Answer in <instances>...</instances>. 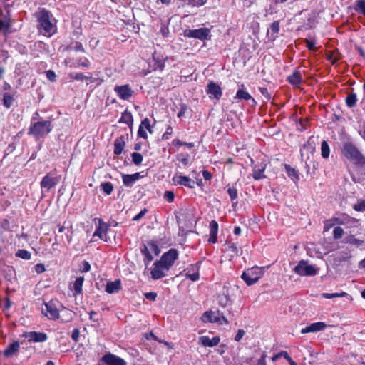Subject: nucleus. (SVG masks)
Masks as SVG:
<instances>
[{
	"label": "nucleus",
	"mask_w": 365,
	"mask_h": 365,
	"mask_svg": "<svg viewBox=\"0 0 365 365\" xmlns=\"http://www.w3.org/2000/svg\"><path fill=\"white\" fill-rule=\"evenodd\" d=\"M140 174L138 173L133 175H123V184L128 187H131L134 182L139 179Z\"/></svg>",
	"instance_id": "obj_30"
},
{
	"label": "nucleus",
	"mask_w": 365,
	"mask_h": 365,
	"mask_svg": "<svg viewBox=\"0 0 365 365\" xmlns=\"http://www.w3.org/2000/svg\"><path fill=\"white\" fill-rule=\"evenodd\" d=\"M90 65L89 61L86 58H81L78 60V61L76 63V65H75V67L77 66H83V67H88Z\"/></svg>",
	"instance_id": "obj_49"
},
{
	"label": "nucleus",
	"mask_w": 365,
	"mask_h": 365,
	"mask_svg": "<svg viewBox=\"0 0 365 365\" xmlns=\"http://www.w3.org/2000/svg\"><path fill=\"white\" fill-rule=\"evenodd\" d=\"M346 242L351 244V245H356V246H360V245H361L363 244V241L362 240H358V239L355 238L352 235L349 236V237H347L346 238Z\"/></svg>",
	"instance_id": "obj_41"
},
{
	"label": "nucleus",
	"mask_w": 365,
	"mask_h": 365,
	"mask_svg": "<svg viewBox=\"0 0 365 365\" xmlns=\"http://www.w3.org/2000/svg\"><path fill=\"white\" fill-rule=\"evenodd\" d=\"M84 282L83 277H78L76 278L73 283V289L75 291V294H80L82 293V287Z\"/></svg>",
	"instance_id": "obj_32"
},
{
	"label": "nucleus",
	"mask_w": 365,
	"mask_h": 365,
	"mask_svg": "<svg viewBox=\"0 0 365 365\" xmlns=\"http://www.w3.org/2000/svg\"><path fill=\"white\" fill-rule=\"evenodd\" d=\"M330 153V148L328 143L323 140L321 145V155L324 158H328Z\"/></svg>",
	"instance_id": "obj_35"
},
{
	"label": "nucleus",
	"mask_w": 365,
	"mask_h": 365,
	"mask_svg": "<svg viewBox=\"0 0 365 365\" xmlns=\"http://www.w3.org/2000/svg\"><path fill=\"white\" fill-rule=\"evenodd\" d=\"M120 121L130 124L133 122V117L130 113H125L123 114Z\"/></svg>",
	"instance_id": "obj_45"
},
{
	"label": "nucleus",
	"mask_w": 365,
	"mask_h": 365,
	"mask_svg": "<svg viewBox=\"0 0 365 365\" xmlns=\"http://www.w3.org/2000/svg\"><path fill=\"white\" fill-rule=\"evenodd\" d=\"M244 335H245V331L242 330V329H239L237 331V334L235 336V340L236 341H240L242 339V338L243 337Z\"/></svg>",
	"instance_id": "obj_56"
},
{
	"label": "nucleus",
	"mask_w": 365,
	"mask_h": 365,
	"mask_svg": "<svg viewBox=\"0 0 365 365\" xmlns=\"http://www.w3.org/2000/svg\"><path fill=\"white\" fill-rule=\"evenodd\" d=\"M202 176H203L204 179L206 180H211V178L212 177V174L207 170L202 171Z\"/></svg>",
	"instance_id": "obj_63"
},
{
	"label": "nucleus",
	"mask_w": 365,
	"mask_h": 365,
	"mask_svg": "<svg viewBox=\"0 0 365 365\" xmlns=\"http://www.w3.org/2000/svg\"><path fill=\"white\" fill-rule=\"evenodd\" d=\"M53 128L51 120H38L35 121L33 118L29 129V134L33 135L36 139L44 138Z\"/></svg>",
	"instance_id": "obj_3"
},
{
	"label": "nucleus",
	"mask_w": 365,
	"mask_h": 365,
	"mask_svg": "<svg viewBox=\"0 0 365 365\" xmlns=\"http://www.w3.org/2000/svg\"><path fill=\"white\" fill-rule=\"evenodd\" d=\"M73 49L76 51H80V52H84L85 51L84 48H83L82 43H80V42H75L74 43Z\"/></svg>",
	"instance_id": "obj_55"
},
{
	"label": "nucleus",
	"mask_w": 365,
	"mask_h": 365,
	"mask_svg": "<svg viewBox=\"0 0 365 365\" xmlns=\"http://www.w3.org/2000/svg\"><path fill=\"white\" fill-rule=\"evenodd\" d=\"M101 361L106 365H126L124 359L110 352L103 355Z\"/></svg>",
	"instance_id": "obj_15"
},
{
	"label": "nucleus",
	"mask_w": 365,
	"mask_h": 365,
	"mask_svg": "<svg viewBox=\"0 0 365 365\" xmlns=\"http://www.w3.org/2000/svg\"><path fill=\"white\" fill-rule=\"evenodd\" d=\"M91 269V265L88 262H84L83 264V272H87Z\"/></svg>",
	"instance_id": "obj_64"
},
{
	"label": "nucleus",
	"mask_w": 365,
	"mask_h": 365,
	"mask_svg": "<svg viewBox=\"0 0 365 365\" xmlns=\"http://www.w3.org/2000/svg\"><path fill=\"white\" fill-rule=\"evenodd\" d=\"M200 262H197L196 264H191L187 269L185 274L187 278L190 279L192 282H195L199 279V269H200Z\"/></svg>",
	"instance_id": "obj_18"
},
{
	"label": "nucleus",
	"mask_w": 365,
	"mask_h": 365,
	"mask_svg": "<svg viewBox=\"0 0 365 365\" xmlns=\"http://www.w3.org/2000/svg\"><path fill=\"white\" fill-rule=\"evenodd\" d=\"M11 26V20L9 18L4 17L0 19V33L7 34L10 33V28Z\"/></svg>",
	"instance_id": "obj_31"
},
{
	"label": "nucleus",
	"mask_w": 365,
	"mask_h": 365,
	"mask_svg": "<svg viewBox=\"0 0 365 365\" xmlns=\"http://www.w3.org/2000/svg\"><path fill=\"white\" fill-rule=\"evenodd\" d=\"M279 32V21H274L269 26L267 30V36L272 39L274 40Z\"/></svg>",
	"instance_id": "obj_26"
},
{
	"label": "nucleus",
	"mask_w": 365,
	"mask_h": 365,
	"mask_svg": "<svg viewBox=\"0 0 365 365\" xmlns=\"http://www.w3.org/2000/svg\"><path fill=\"white\" fill-rule=\"evenodd\" d=\"M266 164L262 163L260 166L258 168L257 165H255L253 168V178L256 180H261L263 178H265V175L264 174V172L266 169Z\"/></svg>",
	"instance_id": "obj_29"
},
{
	"label": "nucleus",
	"mask_w": 365,
	"mask_h": 365,
	"mask_svg": "<svg viewBox=\"0 0 365 365\" xmlns=\"http://www.w3.org/2000/svg\"><path fill=\"white\" fill-rule=\"evenodd\" d=\"M210 29L206 27L197 29H186L184 31V36L188 38H194L204 41L210 36Z\"/></svg>",
	"instance_id": "obj_8"
},
{
	"label": "nucleus",
	"mask_w": 365,
	"mask_h": 365,
	"mask_svg": "<svg viewBox=\"0 0 365 365\" xmlns=\"http://www.w3.org/2000/svg\"><path fill=\"white\" fill-rule=\"evenodd\" d=\"M29 342H43L47 339V335L43 332L30 331L24 334Z\"/></svg>",
	"instance_id": "obj_17"
},
{
	"label": "nucleus",
	"mask_w": 365,
	"mask_h": 365,
	"mask_svg": "<svg viewBox=\"0 0 365 365\" xmlns=\"http://www.w3.org/2000/svg\"><path fill=\"white\" fill-rule=\"evenodd\" d=\"M173 133V128L171 126H168L167 128H166V130L165 132L164 133L163 135V139H168L170 138V136L172 135Z\"/></svg>",
	"instance_id": "obj_54"
},
{
	"label": "nucleus",
	"mask_w": 365,
	"mask_h": 365,
	"mask_svg": "<svg viewBox=\"0 0 365 365\" xmlns=\"http://www.w3.org/2000/svg\"><path fill=\"white\" fill-rule=\"evenodd\" d=\"M178 160L180 161L185 166L187 165L189 163L188 155H180L178 157Z\"/></svg>",
	"instance_id": "obj_53"
},
{
	"label": "nucleus",
	"mask_w": 365,
	"mask_h": 365,
	"mask_svg": "<svg viewBox=\"0 0 365 365\" xmlns=\"http://www.w3.org/2000/svg\"><path fill=\"white\" fill-rule=\"evenodd\" d=\"M357 102L356 94L354 93H350L346 98V104L348 107L352 108L356 106Z\"/></svg>",
	"instance_id": "obj_34"
},
{
	"label": "nucleus",
	"mask_w": 365,
	"mask_h": 365,
	"mask_svg": "<svg viewBox=\"0 0 365 365\" xmlns=\"http://www.w3.org/2000/svg\"><path fill=\"white\" fill-rule=\"evenodd\" d=\"M2 101L4 106H6L7 108H9L13 104L14 98L10 93H5L4 94Z\"/></svg>",
	"instance_id": "obj_36"
},
{
	"label": "nucleus",
	"mask_w": 365,
	"mask_h": 365,
	"mask_svg": "<svg viewBox=\"0 0 365 365\" xmlns=\"http://www.w3.org/2000/svg\"><path fill=\"white\" fill-rule=\"evenodd\" d=\"M334 220H327L324 225V230H329L332 226L334 225Z\"/></svg>",
	"instance_id": "obj_60"
},
{
	"label": "nucleus",
	"mask_w": 365,
	"mask_h": 365,
	"mask_svg": "<svg viewBox=\"0 0 365 365\" xmlns=\"http://www.w3.org/2000/svg\"><path fill=\"white\" fill-rule=\"evenodd\" d=\"M39 23L38 29L46 36H51L56 31V26L51 21L52 14L44 8H40L36 13Z\"/></svg>",
	"instance_id": "obj_2"
},
{
	"label": "nucleus",
	"mask_w": 365,
	"mask_h": 365,
	"mask_svg": "<svg viewBox=\"0 0 365 365\" xmlns=\"http://www.w3.org/2000/svg\"><path fill=\"white\" fill-rule=\"evenodd\" d=\"M306 46L309 50L315 51L316 50V42L312 39H306L305 40Z\"/></svg>",
	"instance_id": "obj_50"
},
{
	"label": "nucleus",
	"mask_w": 365,
	"mask_h": 365,
	"mask_svg": "<svg viewBox=\"0 0 365 365\" xmlns=\"http://www.w3.org/2000/svg\"><path fill=\"white\" fill-rule=\"evenodd\" d=\"M121 289V282L120 279L113 282H108L106 287V291L108 294L117 293Z\"/></svg>",
	"instance_id": "obj_25"
},
{
	"label": "nucleus",
	"mask_w": 365,
	"mask_h": 365,
	"mask_svg": "<svg viewBox=\"0 0 365 365\" xmlns=\"http://www.w3.org/2000/svg\"><path fill=\"white\" fill-rule=\"evenodd\" d=\"M354 209L356 211L364 212L365 211V201L364 200H359L354 205Z\"/></svg>",
	"instance_id": "obj_42"
},
{
	"label": "nucleus",
	"mask_w": 365,
	"mask_h": 365,
	"mask_svg": "<svg viewBox=\"0 0 365 365\" xmlns=\"http://www.w3.org/2000/svg\"><path fill=\"white\" fill-rule=\"evenodd\" d=\"M159 251L160 250L157 245L153 242H148L147 245H144L141 249V252L145 257V261L147 260L148 262H151L153 259L152 253L158 255Z\"/></svg>",
	"instance_id": "obj_13"
},
{
	"label": "nucleus",
	"mask_w": 365,
	"mask_h": 365,
	"mask_svg": "<svg viewBox=\"0 0 365 365\" xmlns=\"http://www.w3.org/2000/svg\"><path fill=\"white\" fill-rule=\"evenodd\" d=\"M355 10L365 16V0H358L356 4Z\"/></svg>",
	"instance_id": "obj_38"
},
{
	"label": "nucleus",
	"mask_w": 365,
	"mask_h": 365,
	"mask_svg": "<svg viewBox=\"0 0 365 365\" xmlns=\"http://www.w3.org/2000/svg\"><path fill=\"white\" fill-rule=\"evenodd\" d=\"M342 154L354 164L359 166L365 165V156L353 144H344Z\"/></svg>",
	"instance_id": "obj_4"
},
{
	"label": "nucleus",
	"mask_w": 365,
	"mask_h": 365,
	"mask_svg": "<svg viewBox=\"0 0 365 365\" xmlns=\"http://www.w3.org/2000/svg\"><path fill=\"white\" fill-rule=\"evenodd\" d=\"M144 296L147 299H149L150 301H155L157 297V293L154 292H146L144 294Z\"/></svg>",
	"instance_id": "obj_52"
},
{
	"label": "nucleus",
	"mask_w": 365,
	"mask_h": 365,
	"mask_svg": "<svg viewBox=\"0 0 365 365\" xmlns=\"http://www.w3.org/2000/svg\"><path fill=\"white\" fill-rule=\"evenodd\" d=\"M264 274V267H253L245 270L241 278L245 281L247 286H251L258 282Z\"/></svg>",
	"instance_id": "obj_5"
},
{
	"label": "nucleus",
	"mask_w": 365,
	"mask_h": 365,
	"mask_svg": "<svg viewBox=\"0 0 365 365\" xmlns=\"http://www.w3.org/2000/svg\"><path fill=\"white\" fill-rule=\"evenodd\" d=\"M333 234H334V237L335 239H339L342 237V235H344V230L341 227H336L334 229V232H333Z\"/></svg>",
	"instance_id": "obj_46"
},
{
	"label": "nucleus",
	"mask_w": 365,
	"mask_h": 365,
	"mask_svg": "<svg viewBox=\"0 0 365 365\" xmlns=\"http://www.w3.org/2000/svg\"><path fill=\"white\" fill-rule=\"evenodd\" d=\"M173 145H185L189 148H192L194 146L193 143H183L178 139H175L173 140Z\"/></svg>",
	"instance_id": "obj_48"
},
{
	"label": "nucleus",
	"mask_w": 365,
	"mask_h": 365,
	"mask_svg": "<svg viewBox=\"0 0 365 365\" xmlns=\"http://www.w3.org/2000/svg\"><path fill=\"white\" fill-rule=\"evenodd\" d=\"M147 212V210L146 209H144L143 210H141L138 215H136L133 218V220L134 221H138L140 219H141L144 215Z\"/></svg>",
	"instance_id": "obj_58"
},
{
	"label": "nucleus",
	"mask_w": 365,
	"mask_h": 365,
	"mask_svg": "<svg viewBox=\"0 0 365 365\" xmlns=\"http://www.w3.org/2000/svg\"><path fill=\"white\" fill-rule=\"evenodd\" d=\"M235 98L241 100L250 101L251 106H255L257 104L256 101L251 96V95L243 89H239L237 91Z\"/></svg>",
	"instance_id": "obj_28"
},
{
	"label": "nucleus",
	"mask_w": 365,
	"mask_h": 365,
	"mask_svg": "<svg viewBox=\"0 0 365 365\" xmlns=\"http://www.w3.org/2000/svg\"><path fill=\"white\" fill-rule=\"evenodd\" d=\"M294 272L300 276H314L318 273L317 269L308 264L305 260H301L294 267Z\"/></svg>",
	"instance_id": "obj_7"
},
{
	"label": "nucleus",
	"mask_w": 365,
	"mask_h": 365,
	"mask_svg": "<svg viewBox=\"0 0 365 365\" xmlns=\"http://www.w3.org/2000/svg\"><path fill=\"white\" fill-rule=\"evenodd\" d=\"M20 345L18 341H14L4 351V356L10 358L17 355L19 351Z\"/></svg>",
	"instance_id": "obj_23"
},
{
	"label": "nucleus",
	"mask_w": 365,
	"mask_h": 365,
	"mask_svg": "<svg viewBox=\"0 0 365 365\" xmlns=\"http://www.w3.org/2000/svg\"><path fill=\"white\" fill-rule=\"evenodd\" d=\"M178 258V251L175 248H171L163 253L160 259L155 262L150 268L151 278L157 280L167 276Z\"/></svg>",
	"instance_id": "obj_1"
},
{
	"label": "nucleus",
	"mask_w": 365,
	"mask_h": 365,
	"mask_svg": "<svg viewBox=\"0 0 365 365\" xmlns=\"http://www.w3.org/2000/svg\"><path fill=\"white\" fill-rule=\"evenodd\" d=\"M220 339L219 336H215L210 339L207 336H203L199 338V343L203 346L213 347L220 343Z\"/></svg>",
	"instance_id": "obj_22"
},
{
	"label": "nucleus",
	"mask_w": 365,
	"mask_h": 365,
	"mask_svg": "<svg viewBox=\"0 0 365 365\" xmlns=\"http://www.w3.org/2000/svg\"><path fill=\"white\" fill-rule=\"evenodd\" d=\"M16 256L26 260L30 259L31 257V253L26 250H19L16 253Z\"/></svg>",
	"instance_id": "obj_37"
},
{
	"label": "nucleus",
	"mask_w": 365,
	"mask_h": 365,
	"mask_svg": "<svg viewBox=\"0 0 365 365\" xmlns=\"http://www.w3.org/2000/svg\"><path fill=\"white\" fill-rule=\"evenodd\" d=\"M172 182L174 185H183L189 188L195 187V181L187 176L182 175L181 173H176L172 178Z\"/></svg>",
	"instance_id": "obj_11"
},
{
	"label": "nucleus",
	"mask_w": 365,
	"mask_h": 365,
	"mask_svg": "<svg viewBox=\"0 0 365 365\" xmlns=\"http://www.w3.org/2000/svg\"><path fill=\"white\" fill-rule=\"evenodd\" d=\"M69 76L71 78L77 81H84L89 78L81 73H72L69 75Z\"/></svg>",
	"instance_id": "obj_43"
},
{
	"label": "nucleus",
	"mask_w": 365,
	"mask_h": 365,
	"mask_svg": "<svg viewBox=\"0 0 365 365\" xmlns=\"http://www.w3.org/2000/svg\"><path fill=\"white\" fill-rule=\"evenodd\" d=\"M326 327H327V324L324 322H314V323H312V324H309V326L303 328L301 330V333L303 334H307V333H311V332L314 333V332H317L319 331H322Z\"/></svg>",
	"instance_id": "obj_19"
},
{
	"label": "nucleus",
	"mask_w": 365,
	"mask_h": 365,
	"mask_svg": "<svg viewBox=\"0 0 365 365\" xmlns=\"http://www.w3.org/2000/svg\"><path fill=\"white\" fill-rule=\"evenodd\" d=\"M101 188L105 194L110 195L113 190V186L112 183L107 182L101 184Z\"/></svg>",
	"instance_id": "obj_40"
},
{
	"label": "nucleus",
	"mask_w": 365,
	"mask_h": 365,
	"mask_svg": "<svg viewBox=\"0 0 365 365\" xmlns=\"http://www.w3.org/2000/svg\"><path fill=\"white\" fill-rule=\"evenodd\" d=\"M132 160L134 164L140 165L143 161V156L140 153H133L132 154Z\"/></svg>",
	"instance_id": "obj_44"
},
{
	"label": "nucleus",
	"mask_w": 365,
	"mask_h": 365,
	"mask_svg": "<svg viewBox=\"0 0 365 365\" xmlns=\"http://www.w3.org/2000/svg\"><path fill=\"white\" fill-rule=\"evenodd\" d=\"M98 225L93 235V240L94 241L95 238L97 237L104 241H106L108 225L104 222L102 219H98Z\"/></svg>",
	"instance_id": "obj_14"
},
{
	"label": "nucleus",
	"mask_w": 365,
	"mask_h": 365,
	"mask_svg": "<svg viewBox=\"0 0 365 365\" xmlns=\"http://www.w3.org/2000/svg\"><path fill=\"white\" fill-rule=\"evenodd\" d=\"M42 313L51 319L58 318L59 312L56 302L50 301L48 303H45L44 307H42Z\"/></svg>",
	"instance_id": "obj_12"
},
{
	"label": "nucleus",
	"mask_w": 365,
	"mask_h": 365,
	"mask_svg": "<svg viewBox=\"0 0 365 365\" xmlns=\"http://www.w3.org/2000/svg\"><path fill=\"white\" fill-rule=\"evenodd\" d=\"M284 166L287 175L294 182L299 180V175L296 170L292 168L289 165H285Z\"/></svg>",
	"instance_id": "obj_33"
},
{
	"label": "nucleus",
	"mask_w": 365,
	"mask_h": 365,
	"mask_svg": "<svg viewBox=\"0 0 365 365\" xmlns=\"http://www.w3.org/2000/svg\"><path fill=\"white\" fill-rule=\"evenodd\" d=\"M287 81L292 86L299 87L303 82L302 74L299 70H296L287 77Z\"/></svg>",
	"instance_id": "obj_21"
},
{
	"label": "nucleus",
	"mask_w": 365,
	"mask_h": 365,
	"mask_svg": "<svg viewBox=\"0 0 365 365\" xmlns=\"http://www.w3.org/2000/svg\"><path fill=\"white\" fill-rule=\"evenodd\" d=\"M46 77L51 81H54L56 80V74L51 70L46 71Z\"/></svg>",
	"instance_id": "obj_59"
},
{
	"label": "nucleus",
	"mask_w": 365,
	"mask_h": 365,
	"mask_svg": "<svg viewBox=\"0 0 365 365\" xmlns=\"http://www.w3.org/2000/svg\"><path fill=\"white\" fill-rule=\"evenodd\" d=\"M206 92L209 95L210 98H214L217 100H219L222 95V91L221 87L215 83V82H210L206 88Z\"/></svg>",
	"instance_id": "obj_16"
},
{
	"label": "nucleus",
	"mask_w": 365,
	"mask_h": 365,
	"mask_svg": "<svg viewBox=\"0 0 365 365\" xmlns=\"http://www.w3.org/2000/svg\"><path fill=\"white\" fill-rule=\"evenodd\" d=\"M347 295H348V294L344 292H342L341 293H333V294L322 293V297H324L325 299H332V298H335V297H346Z\"/></svg>",
	"instance_id": "obj_39"
},
{
	"label": "nucleus",
	"mask_w": 365,
	"mask_h": 365,
	"mask_svg": "<svg viewBox=\"0 0 365 365\" xmlns=\"http://www.w3.org/2000/svg\"><path fill=\"white\" fill-rule=\"evenodd\" d=\"M227 192L232 200H235L237 197V190L235 187H229Z\"/></svg>",
	"instance_id": "obj_51"
},
{
	"label": "nucleus",
	"mask_w": 365,
	"mask_h": 365,
	"mask_svg": "<svg viewBox=\"0 0 365 365\" xmlns=\"http://www.w3.org/2000/svg\"><path fill=\"white\" fill-rule=\"evenodd\" d=\"M266 353H263L260 359L257 361V365H267L266 364Z\"/></svg>",
	"instance_id": "obj_57"
},
{
	"label": "nucleus",
	"mask_w": 365,
	"mask_h": 365,
	"mask_svg": "<svg viewBox=\"0 0 365 365\" xmlns=\"http://www.w3.org/2000/svg\"><path fill=\"white\" fill-rule=\"evenodd\" d=\"M210 237L208 241L210 243H215L217 242V236L218 232V224L215 220H212L210 222Z\"/></svg>",
	"instance_id": "obj_24"
},
{
	"label": "nucleus",
	"mask_w": 365,
	"mask_h": 365,
	"mask_svg": "<svg viewBox=\"0 0 365 365\" xmlns=\"http://www.w3.org/2000/svg\"><path fill=\"white\" fill-rule=\"evenodd\" d=\"M61 180V176H56L51 173L46 174L41 181V187L42 190L49 191L52 187H54ZM43 192V190H42Z\"/></svg>",
	"instance_id": "obj_9"
},
{
	"label": "nucleus",
	"mask_w": 365,
	"mask_h": 365,
	"mask_svg": "<svg viewBox=\"0 0 365 365\" xmlns=\"http://www.w3.org/2000/svg\"><path fill=\"white\" fill-rule=\"evenodd\" d=\"M146 130H148L150 133L153 132L150 124V120L148 118H145L142 120L138 131L139 137L147 139L148 135Z\"/></svg>",
	"instance_id": "obj_20"
},
{
	"label": "nucleus",
	"mask_w": 365,
	"mask_h": 365,
	"mask_svg": "<svg viewBox=\"0 0 365 365\" xmlns=\"http://www.w3.org/2000/svg\"><path fill=\"white\" fill-rule=\"evenodd\" d=\"M35 269L37 273H42L45 271V267L43 264H37Z\"/></svg>",
	"instance_id": "obj_61"
},
{
	"label": "nucleus",
	"mask_w": 365,
	"mask_h": 365,
	"mask_svg": "<svg viewBox=\"0 0 365 365\" xmlns=\"http://www.w3.org/2000/svg\"><path fill=\"white\" fill-rule=\"evenodd\" d=\"M163 197L168 202H173L175 197L174 192L172 191H165Z\"/></svg>",
	"instance_id": "obj_47"
},
{
	"label": "nucleus",
	"mask_w": 365,
	"mask_h": 365,
	"mask_svg": "<svg viewBox=\"0 0 365 365\" xmlns=\"http://www.w3.org/2000/svg\"><path fill=\"white\" fill-rule=\"evenodd\" d=\"M79 331L78 329H75L73 332H72V335H71V337L73 339V340H74L75 341H77L78 340V337H79Z\"/></svg>",
	"instance_id": "obj_62"
},
{
	"label": "nucleus",
	"mask_w": 365,
	"mask_h": 365,
	"mask_svg": "<svg viewBox=\"0 0 365 365\" xmlns=\"http://www.w3.org/2000/svg\"><path fill=\"white\" fill-rule=\"evenodd\" d=\"M203 322L218 323L219 324H227L229 323L227 318L221 316L219 311H207L201 317Z\"/></svg>",
	"instance_id": "obj_6"
},
{
	"label": "nucleus",
	"mask_w": 365,
	"mask_h": 365,
	"mask_svg": "<svg viewBox=\"0 0 365 365\" xmlns=\"http://www.w3.org/2000/svg\"><path fill=\"white\" fill-rule=\"evenodd\" d=\"M125 146V138L123 136H120L115 139L114 143V154L116 155H119L122 153L124 148Z\"/></svg>",
	"instance_id": "obj_27"
},
{
	"label": "nucleus",
	"mask_w": 365,
	"mask_h": 365,
	"mask_svg": "<svg viewBox=\"0 0 365 365\" xmlns=\"http://www.w3.org/2000/svg\"><path fill=\"white\" fill-rule=\"evenodd\" d=\"M114 91L120 99L124 101L129 100L134 94L133 90L128 84L115 86Z\"/></svg>",
	"instance_id": "obj_10"
}]
</instances>
